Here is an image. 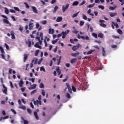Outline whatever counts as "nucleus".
Listing matches in <instances>:
<instances>
[{
  "label": "nucleus",
  "instance_id": "f257e3e1",
  "mask_svg": "<svg viewBox=\"0 0 124 124\" xmlns=\"http://www.w3.org/2000/svg\"><path fill=\"white\" fill-rule=\"evenodd\" d=\"M99 23H100V27H102V28L106 27V24L103 23L105 22V20L100 19L99 20Z\"/></svg>",
  "mask_w": 124,
  "mask_h": 124
},
{
  "label": "nucleus",
  "instance_id": "f03ea898",
  "mask_svg": "<svg viewBox=\"0 0 124 124\" xmlns=\"http://www.w3.org/2000/svg\"><path fill=\"white\" fill-rule=\"evenodd\" d=\"M69 5H70L69 4L67 3L66 4L65 7H64V6H62V12H65L66 10H67V9L69 7Z\"/></svg>",
  "mask_w": 124,
  "mask_h": 124
},
{
  "label": "nucleus",
  "instance_id": "7ed1b4c3",
  "mask_svg": "<svg viewBox=\"0 0 124 124\" xmlns=\"http://www.w3.org/2000/svg\"><path fill=\"white\" fill-rule=\"evenodd\" d=\"M80 47H82V46H80V44H78L77 46H73L72 47V50L73 51H76L77 49H79Z\"/></svg>",
  "mask_w": 124,
  "mask_h": 124
},
{
  "label": "nucleus",
  "instance_id": "20e7f679",
  "mask_svg": "<svg viewBox=\"0 0 124 124\" xmlns=\"http://www.w3.org/2000/svg\"><path fill=\"white\" fill-rule=\"evenodd\" d=\"M66 86L68 90L69 93H72V89H71V87H70V85L68 83H66Z\"/></svg>",
  "mask_w": 124,
  "mask_h": 124
},
{
  "label": "nucleus",
  "instance_id": "39448f33",
  "mask_svg": "<svg viewBox=\"0 0 124 124\" xmlns=\"http://www.w3.org/2000/svg\"><path fill=\"white\" fill-rule=\"evenodd\" d=\"M3 88H4V90H2L3 93H5V94H7V88L4 86V84L2 85Z\"/></svg>",
  "mask_w": 124,
  "mask_h": 124
},
{
  "label": "nucleus",
  "instance_id": "423d86ee",
  "mask_svg": "<svg viewBox=\"0 0 124 124\" xmlns=\"http://www.w3.org/2000/svg\"><path fill=\"white\" fill-rule=\"evenodd\" d=\"M31 8L32 9L33 12H34L35 14H37L38 13V12L37 11V9H36V7L34 6H32Z\"/></svg>",
  "mask_w": 124,
  "mask_h": 124
},
{
  "label": "nucleus",
  "instance_id": "0eeeda50",
  "mask_svg": "<svg viewBox=\"0 0 124 124\" xmlns=\"http://www.w3.org/2000/svg\"><path fill=\"white\" fill-rule=\"evenodd\" d=\"M15 33H14V31H11V35L12 39H15Z\"/></svg>",
  "mask_w": 124,
  "mask_h": 124
},
{
  "label": "nucleus",
  "instance_id": "6e6552de",
  "mask_svg": "<svg viewBox=\"0 0 124 124\" xmlns=\"http://www.w3.org/2000/svg\"><path fill=\"white\" fill-rule=\"evenodd\" d=\"M38 100H37V104H38V102H39V105H41V95L38 96Z\"/></svg>",
  "mask_w": 124,
  "mask_h": 124
},
{
  "label": "nucleus",
  "instance_id": "1a4fd4ad",
  "mask_svg": "<svg viewBox=\"0 0 124 124\" xmlns=\"http://www.w3.org/2000/svg\"><path fill=\"white\" fill-rule=\"evenodd\" d=\"M36 88V84H33L31 86L29 87V90H34Z\"/></svg>",
  "mask_w": 124,
  "mask_h": 124
},
{
  "label": "nucleus",
  "instance_id": "9d476101",
  "mask_svg": "<svg viewBox=\"0 0 124 124\" xmlns=\"http://www.w3.org/2000/svg\"><path fill=\"white\" fill-rule=\"evenodd\" d=\"M29 30H32L33 28V23H31V22H30L29 24Z\"/></svg>",
  "mask_w": 124,
  "mask_h": 124
},
{
  "label": "nucleus",
  "instance_id": "9b49d317",
  "mask_svg": "<svg viewBox=\"0 0 124 124\" xmlns=\"http://www.w3.org/2000/svg\"><path fill=\"white\" fill-rule=\"evenodd\" d=\"M28 57H29V55L27 54H25L24 55V60H23L24 62H26V61H27V60L28 59Z\"/></svg>",
  "mask_w": 124,
  "mask_h": 124
},
{
  "label": "nucleus",
  "instance_id": "f8f14e48",
  "mask_svg": "<svg viewBox=\"0 0 124 124\" xmlns=\"http://www.w3.org/2000/svg\"><path fill=\"white\" fill-rule=\"evenodd\" d=\"M34 47H35L36 48H38L39 49H42V47H41V46H40L39 45V44L38 43H36L35 45H34Z\"/></svg>",
  "mask_w": 124,
  "mask_h": 124
},
{
  "label": "nucleus",
  "instance_id": "ddd939ff",
  "mask_svg": "<svg viewBox=\"0 0 124 124\" xmlns=\"http://www.w3.org/2000/svg\"><path fill=\"white\" fill-rule=\"evenodd\" d=\"M26 44L28 45V47H31V41L30 40H28V41H26Z\"/></svg>",
  "mask_w": 124,
  "mask_h": 124
},
{
  "label": "nucleus",
  "instance_id": "4468645a",
  "mask_svg": "<svg viewBox=\"0 0 124 124\" xmlns=\"http://www.w3.org/2000/svg\"><path fill=\"white\" fill-rule=\"evenodd\" d=\"M62 16H59L57 17L56 22H62Z\"/></svg>",
  "mask_w": 124,
  "mask_h": 124
},
{
  "label": "nucleus",
  "instance_id": "2eb2a0df",
  "mask_svg": "<svg viewBox=\"0 0 124 124\" xmlns=\"http://www.w3.org/2000/svg\"><path fill=\"white\" fill-rule=\"evenodd\" d=\"M77 62V59L76 58H74L72 59L70 61L71 63L73 64Z\"/></svg>",
  "mask_w": 124,
  "mask_h": 124
},
{
  "label": "nucleus",
  "instance_id": "dca6fc26",
  "mask_svg": "<svg viewBox=\"0 0 124 124\" xmlns=\"http://www.w3.org/2000/svg\"><path fill=\"white\" fill-rule=\"evenodd\" d=\"M54 32H55V30H54V29H49L48 33H49V34H51H51H53Z\"/></svg>",
  "mask_w": 124,
  "mask_h": 124
},
{
  "label": "nucleus",
  "instance_id": "f3484780",
  "mask_svg": "<svg viewBox=\"0 0 124 124\" xmlns=\"http://www.w3.org/2000/svg\"><path fill=\"white\" fill-rule=\"evenodd\" d=\"M102 55L103 57H105V55H106V51H105L104 47H102Z\"/></svg>",
  "mask_w": 124,
  "mask_h": 124
},
{
  "label": "nucleus",
  "instance_id": "a211bd4d",
  "mask_svg": "<svg viewBox=\"0 0 124 124\" xmlns=\"http://www.w3.org/2000/svg\"><path fill=\"white\" fill-rule=\"evenodd\" d=\"M56 71L58 74V75H61V74L62 73V71H60V67H58L56 68Z\"/></svg>",
  "mask_w": 124,
  "mask_h": 124
},
{
  "label": "nucleus",
  "instance_id": "6ab92c4d",
  "mask_svg": "<svg viewBox=\"0 0 124 124\" xmlns=\"http://www.w3.org/2000/svg\"><path fill=\"white\" fill-rule=\"evenodd\" d=\"M34 115L35 116L36 120H39V117H38V115H37V112L36 111L34 112Z\"/></svg>",
  "mask_w": 124,
  "mask_h": 124
},
{
  "label": "nucleus",
  "instance_id": "aec40b11",
  "mask_svg": "<svg viewBox=\"0 0 124 124\" xmlns=\"http://www.w3.org/2000/svg\"><path fill=\"white\" fill-rule=\"evenodd\" d=\"M117 15V13H111L109 14V16L110 17H115Z\"/></svg>",
  "mask_w": 124,
  "mask_h": 124
},
{
  "label": "nucleus",
  "instance_id": "412c9836",
  "mask_svg": "<svg viewBox=\"0 0 124 124\" xmlns=\"http://www.w3.org/2000/svg\"><path fill=\"white\" fill-rule=\"evenodd\" d=\"M69 31H70L66 30V31H62V33H63V34H65V35H66L67 34H68V33H69Z\"/></svg>",
  "mask_w": 124,
  "mask_h": 124
},
{
  "label": "nucleus",
  "instance_id": "4be33fe9",
  "mask_svg": "<svg viewBox=\"0 0 124 124\" xmlns=\"http://www.w3.org/2000/svg\"><path fill=\"white\" fill-rule=\"evenodd\" d=\"M69 31H70L66 30V31H62V33H63V34H65V35H66L67 34H68V33H69Z\"/></svg>",
  "mask_w": 124,
  "mask_h": 124
},
{
  "label": "nucleus",
  "instance_id": "5701e85b",
  "mask_svg": "<svg viewBox=\"0 0 124 124\" xmlns=\"http://www.w3.org/2000/svg\"><path fill=\"white\" fill-rule=\"evenodd\" d=\"M3 22L5 24H9V21H8V19H3Z\"/></svg>",
  "mask_w": 124,
  "mask_h": 124
},
{
  "label": "nucleus",
  "instance_id": "b1692460",
  "mask_svg": "<svg viewBox=\"0 0 124 124\" xmlns=\"http://www.w3.org/2000/svg\"><path fill=\"white\" fill-rule=\"evenodd\" d=\"M19 109H22V110H26V106H20L19 107H18Z\"/></svg>",
  "mask_w": 124,
  "mask_h": 124
},
{
  "label": "nucleus",
  "instance_id": "393cba45",
  "mask_svg": "<svg viewBox=\"0 0 124 124\" xmlns=\"http://www.w3.org/2000/svg\"><path fill=\"white\" fill-rule=\"evenodd\" d=\"M23 85H24V81L23 80H20L19 83V87L22 88V87H23Z\"/></svg>",
  "mask_w": 124,
  "mask_h": 124
},
{
  "label": "nucleus",
  "instance_id": "a878e982",
  "mask_svg": "<svg viewBox=\"0 0 124 124\" xmlns=\"http://www.w3.org/2000/svg\"><path fill=\"white\" fill-rule=\"evenodd\" d=\"M78 55H80V53L79 52H78L76 53H72L71 54V56H72V57H77V56Z\"/></svg>",
  "mask_w": 124,
  "mask_h": 124
},
{
  "label": "nucleus",
  "instance_id": "bb28decb",
  "mask_svg": "<svg viewBox=\"0 0 124 124\" xmlns=\"http://www.w3.org/2000/svg\"><path fill=\"white\" fill-rule=\"evenodd\" d=\"M78 4H79V2L78 1H75L73 2L72 5L73 6H75L76 5H78Z\"/></svg>",
  "mask_w": 124,
  "mask_h": 124
},
{
  "label": "nucleus",
  "instance_id": "cd10ccee",
  "mask_svg": "<svg viewBox=\"0 0 124 124\" xmlns=\"http://www.w3.org/2000/svg\"><path fill=\"white\" fill-rule=\"evenodd\" d=\"M4 9H5V13L6 14H9V10H8V9L7 8H6V7H5Z\"/></svg>",
  "mask_w": 124,
  "mask_h": 124
},
{
  "label": "nucleus",
  "instance_id": "c85d7f7f",
  "mask_svg": "<svg viewBox=\"0 0 124 124\" xmlns=\"http://www.w3.org/2000/svg\"><path fill=\"white\" fill-rule=\"evenodd\" d=\"M93 52H94V50L91 49L87 53V55H91V54L93 53Z\"/></svg>",
  "mask_w": 124,
  "mask_h": 124
},
{
  "label": "nucleus",
  "instance_id": "c756f323",
  "mask_svg": "<svg viewBox=\"0 0 124 124\" xmlns=\"http://www.w3.org/2000/svg\"><path fill=\"white\" fill-rule=\"evenodd\" d=\"M112 23L116 27V29L119 28V25L117 23L114 22V21L112 22Z\"/></svg>",
  "mask_w": 124,
  "mask_h": 124
},
{
  "label": "nucleus",
  "instance_id": "7c9ffc66",
  "mask_svg": "<svg viewBox=\"0 0 124 124\" xmlns=\"http://www.w3.org/2000/svg\"><path fill=\"white\" fill-rule=\"evenodd\" d=\"M22 120L23 121L24 124H29V121L25 120L24 118L22 117Z\"/></svg>",
  "mask_w": 124,
  "mask_h": 124
},
{
  "label": "nucleus",
  "instance_id": "2f4dec72",
  "mask_svg": "<svg viewBox=\"0 0 124 124\" xmlns=\"http://www.w3.org/2000/svg\"><path fill=\"white\" fill-rule=\"evenodd\" d=\"M58 8H59V6H55L54 7V11H53V13H56V11H57V10H58Z\"/></svg>",
  "mask_w": 124,
  "mask_h": 124
},
{
  "label": "nucleus",
  "instance_id": "473e14b6",
  "mask_svg": "<svg viewBox=\"0 0 124 124\" xmlns=\"http://www.w3.org/2000/svg\"><path fill=\"white\" fill-rule=\"evenodd\" d=\"M95 5V3H93L92 4H90V5H88L87 6V8H92V7H93V6H94Z\"/></svg>",
  "mask_w": 124,
  "mask_h": 124
},
{
  "label": "nucleus",
  "instance_id": "72a5a7b5",
  "mask_svg": "<svg viewBox=\"0 0 124 124\" xmlns=\"http://www.w3.org/2000/svg\"><path fill=\"white\" fill-rule=\"evenodd\" d=\"M117 32L119 34H123V31L120 29L117 30Z\"/></svg>",
  "mask_w": 124,
  "mask_h": 124
},
{
  "label": "nucleus",
  "instance_id": "f704fd0d",
  "mask_svg": "<svg viewBox=\"0 0 124 124\" xmlns=\"http://www.w3.org/2000/svg\"><path fill=\"white\" fill-rule=\"evenodd\" d=\"M79 12H78L77 13L74 14L73 16H72V17L73 18H75V17H77V16H78V14H79Z\"/></svg>",
  "mask_w": 124,
  "mask_h": 124
},
{
  "label": "nucleus",
  "instance_id": "c9c22d12",
  "mask_svg": "<svg viewBox=\"0 0 124 124\" xmlns=\"http://www.w3.org/2000/svg\"><path fill=\"white\" fill-rule=\"evenodd\" d=\"M14 9L16 11H18V12H20L21 10H20V9L18 8L17 7H14Z\"/></svg>",
  "mask_w": 124,
  "mask_h": 124
},
{
  "label": "nucleus",
  "instance_id": "e433bc0d",
  "mask_svg": "<svg viewBox=\"0 0 124 124\" xmlns=\"http://www.w3.org/2000/svg\"><path fill=\"white\" fill-rule=\"evenodd\" d=\"M116 8H117V6H115L114 7H109V9L110 10H115V9H116Z\"/></svg>",
  "mask_w": 124,
  "mask_h": 124
},
{
  "label": "nucleus",
  "instance_id": "4c0bfd02",
  "mask_svg": "<svg viewBox=\"0 0 124 124\" xmlns=\"http://www.w3.org/2000/svg\"><path fill=\"white\" fill-rule=\"evenodd\" d=\"M0 50L1 51L2 54H4V50L3 49V47L0 46Z\"/></svg>",
  "mask_w": 124,
  "mask_h": 124
},
{
  "label": "nucleus",
  "instance_id": "58836bf2",
  "mask_svg": "<svg viewBox=\"0 0 124 124\" xmlns=\"http://www.w3.org/2000/svg\"><path fill=\"white\" fill-rule=\"evenodd\" d=\"M98 37H100V38H103V34H102L101 33H99L98 34Z\"/></svg>",
  "mask_w": 124,
  "mask_h": 124
},
{
  "label": "nucleus",
  "instance_id": "ea45409f",
  "mask_svg": "<svg viewBox=\"0 0 124 124\" xmlns=\"http://www.w3.org/2000/svg\"><path fill=\"white\" fill-rule=\"evenodd\" d=\"M83 40H90V38L88 36H86V37L84 36V38L82 39Z\"/></svg>",
  "mask_w": 124,
  "mask_h": 124
},
{
  "label": "nucleus",
  "instance_id": "a19ab883",
  "mask_svg": "<svg viewBox=\"0 0 124 124\" xmlns=\"http://www.w3.org/2000/svg\"><path fill=\"white\" fill-rule=\"evenodd\" d=\"M98 8H100V9H102V10H103L104 9V8H105V7H104V6L99 5Z\"/></svg>",
  "mask_w": 124,
  "mask_h": 124
},
{
  "label": "nucleus",
  "instance_id": "79ce46f5",
  "mask_svg": "<svg viewBox=\"0 0 124 124\" xmlns=\"http://www.w3.org/2000/svg\"><path fill=\"white\" fill-rule=\"evenodd\" d=\"M78 39H81V38H82V39H84V36H81L79 34H78Z\"/></svg>",
  "mask_w": 124,
  "mask_h": 124
},
{
  "label": "nucleus",
  "instance_id": "37998d69",
  "mask_svg": "<svg viewBox=\"0 0 124 124\" xmlns=\"http://www.w3.org/2000/svg\"><path fill=\"white\" fill-rule=\"evenodd\" d=\"M24 4H25L26 8H28V9L30 8V5H29V4H28V3L24 2Z\"/></svg>",
  "mask_w": 124,
  "mask_h": 124
},
{
  "label": "nucleus",
  "instance_id": "c03bdc74",
  "mask_svg": "<svg viewBox=\"0 0 124 124\" xmlns=\"http://www.w3.org/2000/svg\"><path fill=\"white\" fill-rule=\"evenodd\" d=\"M40 71H43L44 72H45V68H44V66H42L40 68Z\"/></svg>",
  "mask_w": 124,
  "mask_h": 124
},
{
  "label": "nucleus",
  "instance_id": "a18cd8bd",
  "mask_svg": "<svg viewBox=\"0 0 124 124\" xmlns=\"http://www.w3.org/2000/svg\"><path fill=\"white\" fill-rule=\"evenodd\" d=\"M40 89H43L44 88V84L43 83H40Z\"/></svg>",
  "mask_w": 124,
  "mask_h": 124
},
{
  "label": "nucleus",
  "instance_id": "49530a36",
  "mask_svg": "<svg viewBox=\"0 0 124 124\" xmlns=\"http://www.w3.org/2000/svg\"><path fill=\"white\" fill-rule=\"evenodd\" d=\"M38 53H39V49L37 50L35 53V56L36 57H37V56H38Z\"/></svg>",
  "mask_w": 124,
  "mask_h": 124
},
{
  "label": "nucleus",
  "instance_id": "de8ad7c7",
  "mask_svg": "<svg viewBox=\"0 0 124 124\" xmlns=\"http://www.w3.org/2000/svg\"><path fill=\"white\" fill-rule=\"evenodd\" d=\"M87 59H88V60H90V59H91V57H90V56H85V57H84L82 59V60H86Z\"/></svg>",
  "mask_w": 124,
  "mask_h": 124
},
{
  "label": "nucleus",
  "instance_id": "09e8293b",
  "mask_svg": "<svg viewBox=\"0 0 124 124\" xmlns=\"http://www.w3.org/2000/svg\"><path fill=\"white\" fill-rule=\"evenodd\" d=\"M82 17H83V19H84V20H87L88 19V17H87V16L85 15H82Z\"/></svg>",
  "mask_w": 124,
  "mask_h": 124
},
{
  "label": "nucleus",
  "instance_id": "8fccbe9b",
  "mask_svg": "<svg viewBox=\"0 0 124 124\" xmlns=\"http://www.w3.org/2000/svg\"><path fill=\"white\" fill-rule=\"evenodd\" d=\"M37 92V90H36V89L34 90L33 91H32L31 92V94H33L35 93H36Z\"/></svg>",
  "mask_w": 124,
  "mask_h": 124
},
{
  "label": "nucleus",
  "instance_id": "3c124183",
  "mask_svg": "<svg viewBox=\"0 0 124 124\" xmlns=\"http://www.w3.org/2000/svg\"><path fill=\"white\" fill-rule=\"evenodd\" d=\"M92 35L93 36H94V37H95V38H97V34L95 33H93L92 34Z\"/></svg>",
  "mask_w": 124,
  "mask_h": 124
},
{
  "label": "nucleus",
  "instance_id": "603ef678",
  "mask_svg": "<svg viewBox=\"0 0 124 124\" xmlns=\"http://www.w3.org/2000/svg\"><path fill=\"white\" fill-rule=\"evenodd\" d=\"M42 94L43 96H45V91L44 90H42Z\"/></svg>",
  "mask_w": 124,
  "mask_h": 124
},
{
  "label": "nucleus",
  "instance_id": "864d4df0",
  "mask_svg": "<svg viewBox=\"0 0 124 124\" xmlns=\"http://www.w3.org/2000/svg\"><path fill=\"white\" fill-rule=\"evenodd\" d=\"M72 91L74 92H76V88H75L73 85L72 86Z\"/></svg>",
  "mask_w": 124,
  "mask_h": 124
},
{
  "label": "nucleus",
  "instance_id": "5fc2aeb1",
  "mask_svg": "<svg viewBox=\"0 0 124 124\" xmlns=\"http://www.w3.org/2000/svg\"><path fill=\"white\" fill-rule=\"evenodd\" d=\"M42 25H46L47 24V20H44L42 22Z\"/></svg>",
  "mask_w": 124,
  "mask_h": 124
},
{
  "label": "nucleus",
  "instance_id": "6e6d98bb",
  "mask_svg": "<svg viewBox=\"0 0 124 124\" xmlns=\"http://www.w3.org/2000/svg\"><path fill=\"white\" fill-rule=\"evenodd\" d=\"M66 97L67 98H70L71 97V96H70V94H69V93H66Z\"/></svg>",
  "mask_w": 124,
  "mask_h": 124
},
{
  "label": "nucleus",
  "instance_id": "4d7b16f0",
  "mask_svg": "<svg viewBox=\"0 0 124 124\" xmlns=\"http://www.w3.org/2000/svg\"><path fill=\"white\" fill-rule=\"evenodd\" d=\"M11 111H12V112H13L14 114L15 115H16L17 114V112H16V111H15V110L13 109H11Z\"/></svg>",
  "mask_w": 124,
  "mask_h": 124
},
{
  "label": "nucleus",
  "instance_id": "13d9d810",
  "mask_svg": "<svg viewBox=\"0 0 124 124\" xmlns=\"http://www.w3.org/2000/svg\"><path fill=\"white\" fill-rule=\"evenodd\" d=\"M56 2H57V0H52L51 2H50V3L51 4H54V3H55Z\"/></svg>",
  "mask_w": 124,
  "mask_h": 124
},
{
  "label": "nucleus",
  "instance_id": "bf43d9fd",
  "mask_svg": "<svg viewBox=\"0 0 124 124\" xmlns=\"http://www.w3.org/2000/svg\"><path fill=\"white\" fill-rule=\"evenodd\" d=\"M27 111L29 113V114H31V109L27 108Z\"/></svg>",
  "mask_w": 124,
  "mask_h": 124
},
{
  "label": "nucleus",
  "instance_id": "052dcab7",
  "mask_svg": "<svg viewBox=\"0 0 124 124\" xmlns=\"http://www.w3.org/2000/svg\"><path fill=\"white\" fill-rule=\"evenodd\" d=\"M10 12H11V13H16V12L14 10L12 9L10 10Z\"/></svg>",
  "mask_w": 124,
  "mask_h": 124
},
{
  "label": "nucleus",
  "instance_id": "680f3d73",
  "mask_svg": "<svg viewBox=\"0 0 124 124\" xmlns=\"http://www.w3.org/2000/svg\"><path fill=\"white\" fill-rule=\"evenodd\" d=\"M40 26V25H39V23L36 24V29H38V28H39Z\"/></svg>",
  "mask_w": 124,
  "mask_h": 124
},
{
  "label": "nucleus",
  "instance_id": "e2e57ef3",
  "mask_svg": "<svg viewBox=\"0 0 124 124\" xmlns=\"http://www.w3.org/2000/svg\"><path fill=\"white\" fill-rule=\"evenodd\" d=\"M10 84L12 89H13V88H14V86H13V84L12 83V82L10 81Z\"/></svg>",
  "mask_w": 124,
  "mask_h": 124
},
{
  "label": "nucleus",
  "instance_id": "0e129e2a",
  "mask_svg": "<svg viewBox=\"0 0 124 124\" xmlns=\"http://www.w3.org/2000/svg\"><path fill=\"white\" fill-rule=\"evenodd\" d=\"M84 24V21H80V26H83Z\"/></svg>",
  "mask_w": 124,
  "mask_h": 124
},
{
  "label": "nucleus",
  "instance_id": "69168bd1",
  "mask_svg": "<svg viewBox=\"0 0 124 124\" xmlns=\"http://www.w3.org/2000/svg\"><path fill=\"white\" fill-rule=\"evenodd\" d=\"M6 102V101H1V104L2 105L5 104V103Z\"/></svg>",
  "mask_w": 124,
  "mask_h": 124
},
{
  "label": "nucleus",
  "instance_id": "338daca9",
  "mask_svg": "<svg viewBox=\"0 0 124 124\" xmlns=\"http://www.w3.org/2000/svg\"><path fill=\"white\" fill-rule=\"evenodd\" d=\"M111 47L112 48H117V45H112L111 46Z\"/></svg>",
  "mask_w": 124,
  "mask_h": 124
},
{
  "label": "nucleus",
  "instance_id": "774afa93",
  "mask_svg": "<svg viewBox=\"0 0 124 124\" xmlns=\"http://www.w3.org/2000/svg\"><path fill=\"white\" fill-rule=\"evenodd\" d=\"M1 56L3 60H5V56H4V54H1Z\"/></svg>",
  "mask_w": 124,
  "mask_h": 124
}]
</instances>
